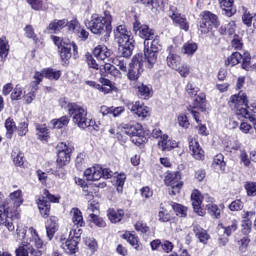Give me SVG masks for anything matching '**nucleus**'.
Here are the masks:
<instances>
[{
    "label": "nucleus",
    "instance_id": "obj_39",
    "mask_svg": "<svg viewBox=\"0 0 256 256\" xmlns=\"http://www.w3.org/2000/svg\"><path fill=\"white\" fill-rule=\"evenodd\" d=\"M11 157L16 167H23L25 163V155L23 154V152L19 150H13L11 153Z\"/></svg>",
    "mask_w": 256,
    "mask_h": 256
},
{
    "label": "nucleus",
    "instance_id": "obj_22",
    "mask_svg": "<svg viewBox=\"0 0 256 256\" xmlns=\"http://www.w3.org/2000/svg\"><path fill=\"white\" fill-rule=\"evenodd\" d=\"M193 233L196 237V239L201 243L202 245H207L209 243V240L211 239V235L207 230H205L200 225H194L193 226Z\"/></svg>",
    "mask_w": 256,
    "mask_h": 256
},
{
    "label": "nucleus",
    "instance_id": "obj_21",
    "mask_svg": "<svg viewBox=\"0 0 256 256\" xmlns=\"http://www.w3.org/2000/svg\"><path fill=\"white\" fill-rule=\"evenodd\" d=\"M87 181H99L103 177V168L99 165L88 168L84 171Z\"/></svg>",
    "mask_w": 256,
    "mask_h": 256
},
{
    "label": "nucleus",
    "instance_id": "obj_9",
    "mask_svg": "<svg viewBox=\"0 0 256 256\" xmlns=\"http://www.w3.org/2000/svg\"><path fill=\"white\" fill-rule=\"evenodd\" d=\"M53 43L58 47V51L60 53V57L62 61H69V58L71 57V47L73 45L74 50L77 46L75 44L71 43V40L69 39H61L58 36H52L51 37Z\"/></svg>",
    "mask_w": 256,
    "mask_h": 256
},
{
    "label": "nucleus",
    "instance_id": "obj_3",
    "mask_svg": "<svg viewBox=\"0 0 256 256\" xmlns=\"http://www.w3.org/2000/svg\"><path fill=\"white\" fill-rule=\"evenodd\" d=\"M68 113L72 116L73 123L80 129H87V127L95 125V121L87 118V110L75 103L68 105Z\"/></svg>",
    "mask_w": 256,
    "mask_h": 256
},
{
    "label": "nucleus",
    "instance_id": "obj_20",
    "mask_svg": "<svg viewBox=\"0 0 256 256\" xmlns=\"http://www.w3.org/2000/svg\"><path fill=\"white\" fill-rule=\"evenodd\" d=\"M68 28L70 31H73L82 41H87L89 39V33L85 28L81 27V24H79V21L72 20L70 21Z\"/></svg>",
    "mask_w": 256,
    "mask_h": 256
},
{
    "label": "nucleus",
    "instance_id": "obj_36",
    "mask_svg": "<svg viewBox=\"0 0 256 256\" xmlns=\"http://www.w3.org/2000/svg\"><path fill=\"white\" fill-rule=\"evenodd\" d=\"M237 229H239V221L235 218L229 219L227 226L224 227V234L227 235V237H231Z\"/></svg>",
    "mask_w": 256,
    "mask_h": 256
},
{
    "label": "nucleus",
    "instance_id": "obj_52",
    "mask_svg": "<svg viewBox=\"0 0 256 256\" xmlns=\"http://www.w3.org/2000/svg\"><path fill=\"white\" fill-rule=\"evenodd\" d=\"M244 189L248 197H256V183L255 182H246L244 184Z\"/></svg>",
    "mask_w": 256,
    "mask_h": 256
},
{
    "label": "nucleus",
    "instance_id": "obj_50",
    "mask_svg": "<svg viewBox=\"0 0 256 256\" xmlns=\"http://www.w3.org/2000/svg\"><path fill=\"white\" fill-rule=\"evenodd\" d=\"M172 208L178 217H187V208L185 206L173 203Z\"/></svg>",
    "mask_w": 256,
    "mask_h": 256
},
{
    "label": "nucleus",
    "instance_id": "obj_8",
    "mask_svg": "<svg viewBox=\"0 0 256 256\" xmlns=\"http://www.w3.org/2000/svg\"><path fill=\"white\" fill-rule=\"evenodd\" d=\"M213 27H215V29L219 27V18L210 11H204L199 23V31L202 35H207V33L213 30Z\"/></svg>",
    "mask_w": 256,
    "mask_h": 256
},
{
    "label": "nucleus",
    "instance_id": "obj_10",
    "mask_svg": "<svg viewBox=\"0 0 256 256\" xmlns=\"http://www.w3.org/2000/svg\"><path fill=\"white\" fill-rule=\"evenodd\" d=\"M146 61V59L143 60V55L141 54L135 55L132 58L128 70V79L130 81H137L139 79V75L143 73V65Z\"/></svg>",
    "mask_w": 256,
    "mask_h": 256
},
{
    "label": "nucleus",
    "instance_id": "obj_61",
    "mask_svg": "<svg viewBox=\"0 0 256 256\" xmlns=\"http://www.w3.org/2000/svg\"><path fill=\"white\" fill-rule=\"evenodd\" d=\"M87 63H88V67H90L91 69H96V70L100 69L101 73H104L102 68L103 65L97 64V60H95L93 56H90L87 58Z\"/></svg>",
    "mask_w": 256,
    "mask_h": 256
},
{
    "label": "nucleus",
    "instance_id": "obj_13",
    "mask_svg": "<svg viewBox=\"0 0 256 256\" xmlns=\"http://www.w3.org/2000/svg\"><path fill=\"white\" fill-rule=\"evenodd\" d=\"M167 187H171L170 195H177L183 188V181H181V174L179 172L170 173L164 180Z\"/></svg>",
    "mask_w": 256,
    "mask_h": 256
},
{
    "label": "nucleus",
    "instance_id": "obj_51",
    "mask_svg": "<svg viewBox=\"0 0 256 256\" xmlns=\"http://www.w3.org/2000/svg\"><path fill=\"white\" fill-rule=\"evenodd\" d=\"M90 219L91 222L94 223V225H96V227H107V223L105 222V220L102 217L97 216V214H90Z\"/></svg>",
    "mask_w": 256,
    "mask_h": 256
},
{
    "label": "nucleus",
    "instance_id": "obj_49",
    "mask_svg": "<svg viewBox=\"0 0 256 256\" xmlns=\"http://www.w3.org/2000/svg\"><path fill=\"white\" fill-rule=\"evenodd\" d=\"M137 90L139 97H141L142 99H149L151 95V89H149L147 85H138Z\"/></svg>",
    "mask_w": 256,
    "mask_h": 256
},
{
    "label": "nucleus",
    "instance_id": "obj_40",
    "mask_svg": "<svg viewBox=\"0 0 256 256\" xmlns=\"http://www.w3.org/2000/svg\"><path fill=\"white\" fill-rule=\"evenodd\" d=\"M53 129H63V127H67L69 125V117L62 116L59 119H53L50 121Z\"/></svg>",
    "mask_w": 256,
    "mask_h": 256
},
{
    "label": "nucleus",
    "instance_id": "obj_62",
    "mask_svg": "<svg viewBox=\"0 0 256 256\" xmlns=\"http://www.w3.org/2000/svg\"><path fill=\"white\" fill-rule=\"evenodd\" d=\"M174 71H178V73H179V75H181V77H189L190 68H189V65L182 64V65L178 66V69H175Z\"/></svg>",
    "mask_w": 256,
    "mask_h": 256
},
{
    "label": "nucleus",
    "instance_id": "obj_58",
    "mask_svg": "<svg viewBox=\"0 0 256 256\" xmlns=\"http://www.w3.org/2000/svg\"><path fill=\"white\" fill-rule=\"evenodd\" d=\"M134 228L138 233H149L150 231L149 226H147L143 221L136 222Z\"/></svg>",
    "mask_w": 256,
    "mask_h": 256
},
{
    "label": "nucleus",
    "instance_id": "obj_32",
    "mask_svg": "<svg viewBox=\"0 0 256 256\" xmlns=\"http://www.w3.org/2000/svg\"><path fill=\"white\" fill-rule=\"evenodd\" d=\"M36 135L39 141H49V128L46 124H35Z\"/></svg>",
    "mask_w": 256,
    "mask_h": 256
},
{
    "label": "nucleus",
    "instance_id": "obj_27",
    "mask_svg": "<svg viewBox=\"0 0 256 256\" xmlns=\"http://www.w3.org/2000/svg\"><path fill=\"white\" fill-rule=\"evenodd\" d=\"M219 3L226 17H233V15L237 13V9L233 7V3H235V0H219Z\"/></svg>",
    "mask_w": 256,
    "mask_h": 256
},
{
    "label": "nucleus",
    "instance_id": "obj_57",
    "mask_svg": "<svg viewBox=\"0 0 256 256\" xmlns=\"http://www.w3.org/2000/svg\"><path fill=\"white\" fill-rule=\"evenodd\" d=\"M17 131L20 137H25L29 133V124L27 122H20Z\"/></svg>",
    "mask_w": 256,
    "mask_h": 256
},
{
    "label": "nucleus",
    "instance_id": "obj_42",
    "mask_svg": "<svg viewBox=\"0 0 256 256\" xmlns=\"http://www.w3.org/2000/svg\"><path fill=\"white\" fill-rule=\"evenodd\" d=\"M242 59H243V55H241V53L234 52L225 61V65H230V67H235V65H239V63H241Z\"/></svg>",
    "mask_w": 256,
    "mask_h": 256
},
{
    "label": "nucleus",
    "instance_id": "obj_26",
    "mask_svg": "<svg viewBox=\"0 0 256 256\" xmlns=\"http://www.w3.org/2000/svg\"><path fill=\"white\" fill-rule=\"evenodd\" d=\"M99 86H97V90L100 91V93H104V95H109V93H113L115 91V84L111 82V80L107 78H99Z\"/></svg>",
    "mask_w": 256,
    "mask_h": 256
},
{
    "label": "nucleus",
    "instance_id": "obj_37",
    "mask_svg": "<svg viewBox=\"0 0 256 256\" xmlns=\"http://www.w3.org/2000/svg\"><path fill=\"white\" fill-rule=\"evenodd\" d=\"M212 167L218 171H225V167H227V164L225 163V156H223V154H217L214 157Z\"/></svg>",
    "mask_w": 256,
    "mask_h": 256
},
{
    "label": "nucleus",
    "instance_id": "obj_35",
    "mask_svg": "<svg viewBox=\"0 0 256 256\" xmlns=\"http://www.w3.org/2000/svg\"><path fill=\"white\" fill-rule=\"evenodd\" d=\"M128 59L129 57L122 54V56L113 58L112 63L115 67H118L120 71L127 73Z\"/></svg>",
    "mask_w": 256,
    "mask_h": 256
},
{
    "label": "nucleus",
    "instance_id": "obj_19",
    "mask_svg": "<svg viewBox=\"0 0 256 256\" xmlns=\"http://www.w3.org/2000/svg\"><path fill=\"white\" fill-rule=\"evenodd\" d=\"M169 15L174 23L179 25L180 29H183L184 31H189V23L187 22V19H185V17L177 12V8L170 7Z\"/></svg>",
    "mask_w": 256,
    "mask_h": 256
},
{
    "label": "nucleus",
    "instance_id": "obj_48",
    "mask_svg": "<svg viewBox=\"0 0 256 256\" xmlns=\"http://www.w3.org/2000/svg\"><path fill=\"white\" fill-rule=\"evenodd\" d=\"M124 239H127L128 243H130L134 249H139V238L135 234L126 232L124 234Z\"/></svg>",
    "mask_w": 256,
    "mask_h": 256
},
{
    "label": "nucleus",
    "instance_id": "obj_59",
    "mask_svg": "<svg viewBox=\"0 0 256 256\" xmlns=\"http://www.w3.org/2000/svg\"><path fill=\"white\" fill-rule=\"evenodd\" d=\"M23 95V88H21L20 85H16L13 92L11 93V99H13L14 101H19V99H21Z\"/></svg>",
    "mask_w": 256,
    "mask_h": 256
},
{
    "label": "nucleus",
    "instance_id": "obj_1",
    "mask_svg": "<svg viewBox=\"0 0 256 256\" xmlns=\"http://www.w3.org/2000/svg\"><path fill=\"white\" fill-rule=\"evenodd\" d=\"M111 23H113L111 12L104 11L102 16L99 14H92L87 27L94 35H109L113 29Z\"/></svg>",
    "mask_w": 256,
    "mask_h": 256
},
{
    "label": "nucleus",
    "instance_id": "obj_5",
    "mask_svg": "<svg viewBox=\"0 0 256 256\" xmlns=\"http://www.w3.org/2000/svg\"><path fill=\"white\" fill-rule=\"evenodd\" d=\"M122 133L131 137L132 143L134 145H143L147 138H145V131L143 126L139 123H127L121 125Z\"/></svg>",
    "mask_w": 256,
    "mask_h": 256
},
{
    "label": "nucleus",
    "instance_id": "obj_24",
    "mask_svg": "<svg viewBox=\"0 0 256 256\" xmlns=\"http://www.w3.org/2000/svg\"><path fill=\"white\" fill-rule=\"evenodd\" d=\"M189 149L191 155L197 161H203V159H205V151H203L197 140H192L189 142Z\"/></svg>",
    "mask_w": 256,
    "mask_h": 256
},
{
    "label": "nucleus",
    "instance_id": "obj_4",
    "mask_svg": "<svg viewBox=\"0 0 256 256\" xmlns=\"http://www.w3.org/2000/svg\"><path fill=\"white\" fill-rule=\"evenodd\" d=\"M82 231L83 230H81V228L74 229L70 231L68 238L65 237V235H61L59 237L60 247L65 251V253L68 255H75V253L79 251V247H77V245H79V239Z\"/></svg>",
    "mask_w": 256,
    "mask_h": 256
},
{
    "label": "nucleus",
    "instance_id": "obj_31",
    "mask_svg": "<svg viewBox=\"0 0 256 256\" xmlns=\"http://www.w3.org/2000/svg\"><path fill=\"white\" fill-rule=\"evenodd\" d=\"M70 215L72 218V223H74V225L76 227H85V220H83V213L81 212V210H79V208H72L70 211Z\"/></svg>",
    "mask_w": 256,
    "mask_h": 256
},
{
    "label": "nucleus",
    "instance_id": "obj_6",
    "mask_svg": "<svg viewBox=\"0 0 256 256\" xmlns=\"http://www.w3.org/2000/svg\"><path fill=\"white\" fill-rule=\"evenodd\" d=\"M162 48L163 46H161L159 36H154L152 38L150 48L149 45L144 46L145 65L148 69H152L153 65L157 63V54Z\"/></svg>",
    "mask_w": 256,
    "mask_h": 256
},
{
    "label": "nucleus",
    "instance_id": "obj_63",
    "mask_svg": "<svg viewBox=\"0 0 256 256\" xmlns=\"http://www.w3.org/2000/svg\"><path fill=\"white\" fill-rule=\"evenodd\" d=\"M178 123L180 127H183V129H189V118H187V115L180 114L178 116Z\"/></svg>",
    "mask_w": 256,
    "mask_h": 256
},
{
    "label": "nucleus",
    "instance_id": "obj_47",
    "mask_svg": "<svg viewBox=\"0 0 256 256\" xmlns=\"http://www.w3.org/2000/svg\"><path fill=\"white\" fill-rule=\"evenodd\" d=\"M242 69L245 71H253V65H251V54L245 52L242 55Z\"/></svg>",
    "mask_w": 256,
    "mask_h": 256
},
{
    "label": "nucleus",
    "instance_id": "obj_2",
    "mask_svg": "<svg viewBox=\"0 0 256 256\" xmlns=\"http://www.w3.org/2000/svg\"><path fill=\"white\" fill-rule=\"evenodd\" d=\"M114 33L115 39L120 47L121 55L131 57V55H133V49H135V45L133 44L135 41H133L131 31L127 29L126 25H119Z\"/></svg>",
    "mask_w": 256,
    "mask_h": 256
},
{
    "label": "nucleus",
    "instance_id": "obj_30",
    "mask_svg": "<svg viewBox=\"0 0 256 256\" xmlns=\"http://www.w3.org/2000/svg\"><path fill=\"white\" fill-rule=\"evenodd\" d=\"M39 73L41 75V82L43 81V77H46V79L58 81L61 77V71L55 70L53 68H46L43 69L41 72H35Z\"/></svg>",
    "mask_w": 256,
    "mask_h": 256
},
{
    "label": "nucleus",
    "instance_id": "obj_11",
    "mask_svg": "<svg viewBox=\"0 0 256 256\" xmlns=\"http://www.w3.org/2000/svg\"><path fill=\"white\" fill-rule=\"evenodd\" d=\"M133 31L144 40V47H147L149 41L155 37V30L149 28L148 25L141 24L139 21L134 22Z\"/></svg>",
    "mask_w": 256,
    "mask_h": 256
},
{
    "label": "nucleus",
    "instance_id": "obj_7",
    "mask_svg": "<svg viewBox=\"0 0 256 256\" xmlns=\"http://www.w3.org/2000/svg\"><path fill=\"white\" fill-rule=\"evenodd\" d=\"M57 160L56 165L58 169H63L66 165L71 163V153L74 151V147L71 144L60 142L57 145Z\"/></svg>",
    "mask_w": 256,
    "mask_h": 256
},
{
    "label": "nucleus",
    "instance_id": "obj_46",
    "mask_svg": "<svg viewBox=\"0 0 256 256\" xmlns=\"http://www.w3.org/2000/svg\"><path fill=\"white\" fill-rule=\"evenodd\" d=\"M102 67L106 75H112V77H119L121 75V72L114 65H111V63H105Z\"/></svg>",
    "mask_w": 256,
    "mask_h": 256
},
{
    "label": "nucleus",
    "instance_id": "obj_33",
    "mask_svg": "<svg viewBox=\"0 0 256 256\" xmlns=\"http://www.w3.org/2000/svg\"><path fill=\"white\" fill-rule=\"evenodd\" d=\"M107 215L111 223H119L120 221L123 220V217H125V211H123V209L116 210V209L110 208L107 211Z\"/></svg>",
    "mask_w": 256,
    "mask_h": 256
},
{
    "label": "nucleus",
    "instance_id": "obj_45",
    "mask_svg": "<svg viewBox=\"0 0 256 256\" xmlns=\"http://www.w3.org/2000/svg\"><path fill=\"white\" fill-rule=\"evenodd\" d=\"M197 49V43L187 42L182 47V53H184V55H195Z\"/></svg>",
    "mask_w": 256,
    "mask_h": 256
},
{
    "label": "nucleus",
    "instance_id": "obj_15",
    "mask_svg": "<svg viewBox=\"0 0 256 256\" xmlns=\"http://www.w3.org/2000/svg\"><path fill=\"white\" fill-rule=\"evenodd\" d=\"M16 256H41L43 255V252L39 249H34L33 245H31L29 242L22 241L20 246L15 250Z\"/></svg>",
    "mask_w": 256,
    "mask_h": 256
},
{
    "label": "nucleus",
    "instance_id": "obj_17",
    "mask_svg": "<svg viewBox=\"0 0 256 256\" xmlns=\"http://www.w3.org/2000/svg\"><path fill=\"white\" fill-rule=\"evenodd\" d=\"M0 225H4L8 231H15V225H13V216H9V211L5 209L3 203H0Z\"/></svg>",
    "mask_w": 256,
    "mask_h": 256
},
{
    "label": "nucleus",
    "instance_id": "obj_34",
    "mask_svg": "<svg viewBox=\"0 0 256 256\" xmlns=\"http://www.w3.org/2000/svg\"><path fill=\"white\" fill-rule=\"evenodd\" d=\"M28 239L30 242L34 243L35 247L37 249L43 248V240H41V237H39V233L37 232V229L30 227L28 229Z\"/></svg>",
    "mask_w": 256,
    "mask_h": 256
},
{
    "label": "nucleus",
    "instance_id": "obj_60",
    "mask_svg": "<svg viewBox=\"0 0 256 256\" xmlns=\"http://www.w3.org/2000/svg\"><path fill=\"white\" fill-rule=\"evenodd\" d=\"M252 225H253V222L251 221V219L243 220L241 225L242 233L244 235H249V233H251Z\"/></svg>",
    "mask_w": 256,
    "mask_h": 256
},
{
    "label": "nucleus",
    "instance_id": "obj_41",
    "mask_svg": "<svg viewBox=\"0 0 256 256\" xmlns=\"http://www.w3.org/2000/svg\"><path fill=\"white\" fill-rule=\"evenodd\" d=\"M5 129H6V137L7 139H11L13 137V133H15V130L17 129V126L15 125V121L13 118H8L5 121Z\"/></svg>",
    "mask_w": 256,
    "mask_h": 256
},
{
    "label": "nucleus",
    "instance_id": "obj_12",
    "mask_svg": "<svg viewBox=\"0 0 256 256\" xmlns=\"http://www.w3.org/2000/svg\"><path fill=\"white\" fill-rule=\"evenodd\" d=\"M125 105L133 115H136L139 119H147L151 115V112L149 110V107L145 106V104L136 101V102H131V101H126Z\"/></svg>",
    "mask_w": 256,
    "mask_h": 256
},
{
    "label": "nucleus",
    "instance_id": "obj_29",
    "mask_svg": "<svg viewBox=\"0 0 256 256\" xmlns=\"http://www.w3.org/2000/svg\"><path fill=\"white\" fill-rule=\"evenodd\" d=\"M36 203L38 205L40 215H42V217L45 219L46 217H49V213H51V204L49 201L44 200V197H38Z\"/></svg>",
    "mask_w": 256,
    "mask_h": 256
},
{
    "label": "nucleus",
    "instance_id": "obj_44",
    "mask_svg": "<svg viewBox=\"0 0 256 256\" xmlns=\"http://www.w3.org/2000/svg\"><path fill=\"white\" fill-rule=\"evenodd\" d=\"M67 25L69 26V22H67V20H58L50 23L48 29H50V31H54V33H57V31H61V29L67 27Z\"/></svg>",
    "mask_w": 256,
    "mask_h": 256
},
{
    "label": "nucleus",
    "instance_id": "obj_18",
    "mask_svg": "<svg viewBox=\"0 0 256 256\" xmlns=\"http://www.w3.org/2000/svg\"><path fill=\"white\" fill-rule=\"evenodd\" d=\"M191 201L195 213L200 215V217H203L205 211H203V196L201 195V192L194 190L191 194Z\"/></svg>",
    "mask_w": 256,
    "mask_h": 256
},
{
    "label": "nucleus",
    "instance_id": "obj_14",
    "mask_svg": "<svg viewBox=\"0 0 256 256\" xmlns=\"http://www.w3.org/2000/svg\"><path fill=\"white\" fill-rule=\"evenodd\" d=\"M33 81L30 83V89L24 91V99L26 103H32L33 99H35V93H37L39 89V85L41 84V74L39 72L34 74Z\"/></svg>",
    "mask_w": 256,
    "mask_h": 256
},
{
    "label": "nucleus",
    "instance_id": "obj_25",
    "mask_svg": "<svg viewBox=\"0 0 256 256\" xmlns=\"http://www.w3.org/2000/svg\"><path fill=\"white\" fill-rule=\"evenodd\" d=\"M171 49H173V46H170L168 48L169 54L166 58L167 66L170 67V69H179V66L181 65V56L176 54L175 52H172Z\"/></svg>",
    "mask_w": 256,
    "mask_h": 256
},
{
    "label": "nucleus",
    "instance_id": "obj_55",
    "mask_svg": "<svg viewBox=\"0 0 256 256\" xmlns=\"http://www.w3.org/2000/svg\"><path fill=\"white\" fill-rule=\"evenodd\" d=\"M24 31H25V36L28 39H32L34 41V43H37V34H35V30L33 29V26L27 25L24 28Z\"/></svg>",
    "mask_w": 256,
    "mask_h": 256
},
{
    "label": "nucleus",
    "instance_id": "obj_64",
    "mask_svg": "<svg viewBox=\"0 0 256 256\" xmlns=\"http://www.w3.org/2000/svg\"><path fill=\"white\" fill-rule=\"evenodd\" d=\"M228 208L230 211H241L243 209V202L240 199L234 200Z\"/></svg>",
    "mask_w": 256,
    "mask_h": 256
},
{
    "label": "nucleus",
    "instance_id": "obj_23",
    "mask_svg": "<svg viewBox=\"0 0 256 256\" xmlns=\"http://www.w3.org/2000/svg\"><path fill=\"white\" fill-rule=\"evenodd\" d=\"M158 147L161 151H172V149L179 147V143L175 140H169V136L164 134L161 136V140L158 141Z\"/></svg>",
    "mask_w": 256,
    "mask_h": 256
},
{
    "label": "nucleus",
    "instance_id": "obj_28",
    "mask_svg": "<svg viewBox=\"0 0 256 256\" xmlns=\"http://www.w3.org/2000/svg\"><path fill=\"white\" fill-rule=\"evenodd\" d=\"M93 55L98 61H105L108 57H111V50H109L105 45H98L93 50Z\"/></svg>",
    "mask_w": 256,
    "mask_h": 256
},
{
    "label": "nucleus",
    "instance_id": "obj_43",
    "mask_svg": "<svg viewBox=\"0 0 256 256\" xmlns=\"http://www.w3.org/2000/svg\"><path fill=\"white\" fill-rule=\"evenodd\" d=\"M7 55H9V43L7 39L0 38V59L1 61H5L7 59Z\"/></svg>",
    "mask_w": 256,
    "mask_h": 256
},
{
    "label": "nucleus",
    "instance_id": "obj_56",
    "mask_svg": "<svg viewBox=\"0 0 256 256\" xmlns=\"http://www.w3.org/2000/svg\"><path fill=\"white\" fill-rule=\"evenodd\" d=\"M242 21L246 27H251L253 25V15H251V12L244 10Z\"/></svg>",
    "mask_w": 256,
    "mask_h": 256
},
{
    "label": "nucleus",
    "instance_id": "obj_38",
    "mask_svg": "<svg viewBox=\"0 0 256 256\" xmlns=\"http://www.w3.org/2000/svg\"><path fill=\"white\" fill-rule=\"evenodd\" d=\"M9 197L14 207H21V205H23V191L16 190L10 193Z\"/></svg>",
    "mask_w": 256,
    "mask_h": 256
},
{
    "label": "nucleus",
    "instance_id": "obj_53",
    "mask_svg": "<svg viewBox=\"0 0 256 256\" xmlns=\"http://www.w3.org/2000/svg\"><path fill=\"white\" fill-rule=\"evenodd\" d=\"M38 197H44V201H48V203H59V197L49 193V190L45 189L43 191V195L42 196H38Z\"/></svg>",
    "mask_w": 256,
    "mask_h": 256
},
{
    "label": "nucleus",
    "instance_id": "obj_54",
    "mask_svg": "<svg viewBox=\"0 0 256 256\" xmlns=\"http://www.w3.org/2000/svg\"><path fill=\"white\" fill-rule=\"evenodd\" d=\"M126 179H127V176L125 174H119L116 177V189L118 193H123V185H125Z\"/></svg>",
    "mask_w": 256,
    "mask_h": 256
},
{
    "label": "nucleus",
    "instance_id": "obj_16",
    "mask_svg": "<svg viewBox=\"0 0 256 256\" xmlns=\"http://www.w3.org/2000/svg\"><path fill=\"white\" fill-rule=\"evenodd\" d=\"M206 209L211 215V217H215V219H219L221 217V210L214 203V199L209 195L203 196V210Z\"/></svg>",
    "mask_w": 256,
    "mask_h": 256
}]
</instances>
